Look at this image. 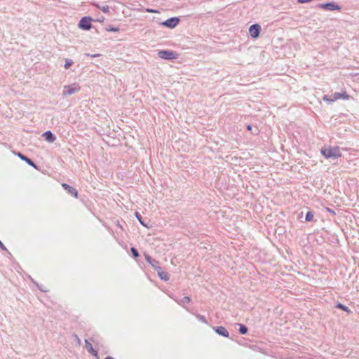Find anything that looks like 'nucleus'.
I'll return each instance as SVG.
<instances>
[{
    "instance_id": "obj_1",
    "label": "nucleus",
    "mask_w": 359,
    "mask_h": 359,
    "mask_svg": "<svg viewBox=\"0 0 359 359\" xmlns=\"http://www.w3.org/2000/svg\"><path fill=\"white\" fill-rule=\"evenodd\" d=\"M321 154L326 158H336L341 156V153L338 147H328L322 149Z\"/></svg>"
},
{
    "instance_id": "obj_2",
    "label": "nucleus",
    "mask_w": 359,
    "mask_h": 359,
    "mask_svg": "<svg viewBox=\"0 0 359 359\" xmlns=\"http://www.w3.org/2000/svg\"><path fill=\"white\" fill-rule=\"evenodd\" d=\"M349 98V95H348L346 91H344L342 93H334V94L332 95L331 97L326 95L323 97V99L324 101L332 102L338 100H348Z\"/></svg>"
},
{
    "instance_id": "obj_3",
    "label": "nucleus",
    "mask_w": 359,
    "mask_h": 359,
    "mask_svg": "<svg viewBox=\"0 0 359 359\" xmlns=\"http://www.w3.org/2000/svg\"><path fill=\"white\" fill-rule=\"evenodd\" d=\"M158 55L164 60H173L178 57V54L172 50H160L158 53Z\"/></svg>"
},
{
    "instance_id": "obj_4",
    "label": "nucleus",
    "mask_w": 359,
    "mask_h": 359,
    "mask_svg": "<svg viewBox=\"0 0 359 359\" xmlns=\"http://www.w3.org/2000/svg\"><path fill=\"white\" fill-rule=\"evenodd\" d=\"M92 18L83 17L81 18L79 23V27L84 30H89L92 27Z\"/></svg>"
},
{
    "instance_id": "obj_5",
    "label": "nucleus",
    "mask_w": 359,
    "mask_h": 359,
    "mask_svg": "<svg viewBox=\"0 0 359 359\" xmlns=\"http://www.w3.org/2000/svg\"><path fill=\"white\" fill-rule=\"evenodd\" d=\"M80 86L76 83L72 84L71 86H65V89L62 94L65 96L69 95L75 93L76 92H78L80 90Z\"/></svg>"
},
{
    "instance_id": "obj_6",
    "label": "nucleus",
    "mask_w": 359,
    "mask_h": 359,
    "mask_svg": "<svg viewBox=\"0 0 359 359\" xmlns=\"http://www.w3.org/2000/svg\"><path fill=\"white\" fill-rule=\"evenodd\" d=\"M261 27L258 24L252 25L249 29V32L252 38H257L260 34Z\"/></svg>"
},
{
    "instance_id": "obj_7",
    "label": "nucleus",
    "mask_w": 359,
    "mask_h": 359,
    "mask_svg": "<svg viewBox=\"0 0 359 359\" xmlns=\"http://www.w3.org/2000/svg\"><path fill=\"white\" fill-rule=\"evenodd\" d=\"M179 23V19L177 18H171L161 23L162 25L169 27L174 28Z\"/></svg>"
},
{
    "instance_id": "obj_8",
    "label": "nucleus",
    "mask_w": 359,
    "mask_h": 359,
    "mask_svg": "<svg viewBox=\"0 0 359 359\" xmlns=\"http://www.w3.org/2000/svg\"><path fill=\"white\" fill-rule=\"evenodd\" d=\"M62 187L68 192V194H69L76 198H78V191L76 189L70 187L66 183L62 184Z\"/></svg>"
},
{
    "instance_id": "obj_9",
    "label": "nucleus",
    "mask_w": 359,
    "mask_h": 359,
    "mask_svg": "<svg viewBox=\"0 0 359 359\" xmlns=\"http://www.w3.org/2000/svg\"><path fill=\"white\" fill-rule=\"evenodd\" d=\"M320 8L325 9V10H330V11H334V10H340L341 8L338 5L334 4V3H327V4H323L320 6Z\"/></svg>"
},
{
    "instance_id": "obj_10",
    "label": "nucleus",
    "mask_w": 359,
    "mask_h": 359,
    "mask_svg": "<svg viewBox=\"0 0 359 359\" xmlns=\"http://www.w3.org/2000/svg\"><path fill=\"white\" fill-rule=\"evenodd\" d=\"M215 331L219 335L224 336L225 337H229V333L227 330L222 326L217 327L214 328Z\"/></svg>"
},
{
    "instance_id": "obj_11",
    "label": "nucleus",
    "mask_w": 359,
    "mask_h": 359,
    "mask_svg": "<svg viewBox=\"0 0 359 359\" xmlns=\"http://www.w3.org/2000/svg\"><path fill=\"white\" fill-rule=\"evenodd\" d=\"M85 346L88 352L97 357V351L93 348L91 343L88 339L85 340Z\"/></svg>"
},
{
    "instance_id": "obj_12",
    "label": "nucleus",
    "mask_w": 359,
    "mask_h": 359,
    "mask_svg": "<svg viewBox=\"0 0 359 359\" xmlns=\"http://www.w3.org/2000/svg\"><path fill=\"white\" fill-rule=\"evenodd\" d=\"M46 140L49 142H53L55 140V137L53 135L50 131H47L43 134Z\"/></svg>"
},
{
    "instance_id": "obj_13",
    "label": "nucleus",
    "mask_w": 359,
    "mask_h": 359,
    "mask_svg": "<svg viewBox=\"0 0 359 359\" xmlns=\"http://www.w3.org/2000/svg\"><path fill=\"white\" fill-rule=\"evenodd\" d=\"M17 155H18V156L20 159H22V160H23V161H25V162H27L29 165H32V166H33V167L36 168L35 164H34V163H33V162H32L29 158H28L27 157L25 156L24 155H22V154H20V153H19V152L17 154Z\"/></svg>"
},
{
    "instance_id": "obj_14",
    "label": "nucleus",
    "mask_w": 359,
    "mask_h": 359,
    "mask_svg": "<svg viewBox=\"0 0 359 359\" xmlns=\"http://www.w3.org/2000/svg\"><path fill=\"white\" fill-rule=\"evenodd\" d=\"M158 273L161 279L164 280H168L169 279V275L168 273L165 271H158Z\"/></svg>"
},
{
    "instance_id": "obj_15",
    "label": "nucleus",
    "mask_w": 359,
    "mask_h": 359,
    "mask_svg": "<svg viewBox=\"0 0 359 359\" xmlns=\"http://www.w3.org/2000/svg\"><path fill=\"white\" fill-rule=\"evenodd\" d=\"M239 332L242 334H245L248 332V328L246 326L243 325H240V328H239Z\"/></svg>"
},
{
    "instance_id": "obj_16",
    "label": "nucleus",
    "mask_w": 359,
    "mask_h": 359,
    "mask_svg": "<svg viewBox=\"0 0 359 359\" xmlns=\"http://www.w3.org/2000/svg\"><path fill=\"white\" fill-rule=\"evenodd\" d=\"M135 215L136 218L138 219V221L140 222V223L142 225H143L144 226L147 227V225L143 222V221L142 220L141 215H140L137 212H135Z\"/></svg>"
},
{
    "instance_id": "obj_17",
    "label": "nucleus",
    "mask_w": 359,
    "mask_h": 359,
    "mask_svg": "<svg viewBox=\"0 0 359 359\" xmlns=\"http://www.w3.org/2000/svg\"><path fill=\"white\" fill-rule=\"evenodd\" d=\"M337 308L340 309H341L343 311H346L348 313H350V310L346 306H345L344 305H343V304H341L340 303H339L337 305Z\"/></svg>"
},
{
    "instance_id": "obj_18",
    "label": "nucleus",
    "mask_w": 359,
    "mask_h": 359,
    "mask_svg": "<svg viewBox=\"0 0 359 359\" xmlns=\"http://www.w3.org/2000/svg\"><path fill=\"white\" fill-rule=\"evenodd\" d=\"M306 221H311L313 219V214L311 212H308L306 215Z\"/></svg>"
},
{
    "instance_id": "obj_19",
    "label": "nucleus",
    "mask_w": 359,
    "mask_h": 359,
    "mask_svg": "<svg viewBox=\"0 0 359 359\" xmlns=\"http://www.w3.org/2000/svg\"><path fill=\"white\" fill-rule=\"evenodd\" d=\"M95 6H96L97 8H100L102 10V12L107 13L109 11V8L108 6H103V7H100L97 4H94Z\"/></svg>"
},
{
    "instance_id": "obj_20",
    "label": "nucleus",
    "mask_w": 359,
    "mask_h": 359,
    "mask_svg": "<svg viewBox=\"0 0 359 359\" xmlns=\"http://www.w3.org/2000/svg\"><path fill=\"white\" fill-rule=\"evenodd\" d=\"M191 302V299L189 297H184L182 299L181 303L184 304H189Z\"/></svg>"
},
{
    "instance_id": "obj_21",
    "label": "nucleus",
    "mask_w": 359,
    "mask_h": 359,
    "mask_svg": "<svg viewBox=\"0 0 359 359\" xmlns=\"http://www.w3.org/2000/svg\"><path fill=\"white\" fill-rule=\"evenodd\" d=\"M131 252H132V254H133V257L135 258H137V257H139V253H138L137 250L135 248H131Z\"/></svg>"
},
{
    "instance_id": "obj_22",
    "label": "nucleus",
    "mask_w": 359,
    "mask_h": 359,
    "mask_svg": "<svg viewBox=\"0 0 359 359\" xmlns=\"http://www.w3.org/2000/svg\"><path fill=\"white\" fill-rule=\"evenodd\" d=\"M72 61L70 60H66V62H65V69H69V67L72 65Z\"/></svg>"
},
{
    "instance_id": "obj_23",
    "label": "nucleus",
    "mask_w": 359,
    "mask_h": 359,
    "mask_svg": "<svg viewBox=\"0 0 359 359\" xmlns=\"http://www.w3.org/2000/svg\"><path fill=\"white\" fill-rule=\"evenodd\" d=\"M197 318L201 321L203 323H207V320H205V317L203 316H197Z\"/></svg>"
},
{
    "instance_id": "obj_24",
    "label": "nucleus",
    "mask_w": 359,
    "mask_h": 359,
    "mask_svg": "<svg viewBox=\"0 0 359 359\" xmlns=\"http://www.w3.org/2000/svg\"><path fill=\"white\" fill-rule=\"evenodd\" d=\"M107 30L108 32H117L119 31L118 28H116V27H110V28H107Z\"/></svg>"
},
{
    "instance_id": "obj_25",
    "label": "nucleus",
    "mask_w": 359,
    "mask_h": 359,
    "mask_svg": "<svg viewBox=\"0 0 359 359\" xmlns=\"http://www.w3.org/2000/svg\"><path fill=\"white\" fill-rule=\"evenodd\" d=\"M146 11L148 13H157V11L156 10L149 9V8L147 9Z\"/></svg>"
},
{
    "instance_id": "obj_26",
    "label": "nucleus",
    "mask_w": 359,
    "mask_h": 359,
    "mask_svg": "<svg viewBox=\"0 0 359 359\" xmlns=\"http://www.w3.org/2000/svg\"><path fill=\"white\" fill-rule=\"evenodd\" d=\"M0 248L3 250H6V247L4 245V244L0 241Z\"/></svg>"
},
{
    "instance_id": "obj_27",
    "label": "nucleus",
    "mask_w": 359,
    "mask_h": 359,
    "mask_svg": "<svg viewBox=\"0 0 359 359\" xmlns=\"http://www.w3.org/2000/svg\"><path fill=\"white\" fill-rule=\"evenodd\" d=\"M247 129H248V131H251L252 130V126L250 125L247 126Z\"/></svg>"
},
{
    "instance_id": "obj_28",
    "label": "nucleus",
    "mask_w": 359,
    "mask_h": 359,
    "mask_svg": "<svg viewBox=\"0 0 359 359\" xmlns=\"http://www.w3.org/2000/svg\"><path fill=\"white\" fill-rule=\"evenodd\" d=\"M327 210L330 213L335 214V212L330 208H327Z\"/></svg>"
},
{
    "instance_id": "obj_29",
    "label": "nucleus",
    "mask_w": 359,
    "mask_h": 359,
    "mask_svg": "<svg viewBox=\"0 0 359 359\" xmlns=\"http://www.w3.org/2000/svg\"><path fill=\"white\" fill-rule=\"evenodd\" d=\"M100 55V54H94V55H92L91 57H99Z\"/></svg>"
},
{
    "instance_id": "obj_30",
    "label": "nucleus",
    "mask_w": 359,
    "mask_h": 359,
    "mask_svg": "<svg viewBox=\"0 0 359 359\" xmlns=\"http://www.w3.org/2000/svg\"><path fill=\"white\" fill-rule=\"evenodd\" d=\"M105 359H114V358H111V357L108 356V357H107Z\"/></svg>"
}]
</instances>
